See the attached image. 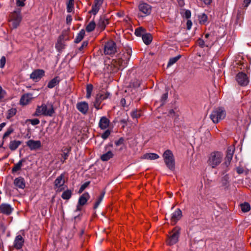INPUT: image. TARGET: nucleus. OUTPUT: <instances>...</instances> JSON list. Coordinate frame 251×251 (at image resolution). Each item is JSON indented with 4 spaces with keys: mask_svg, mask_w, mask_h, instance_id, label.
Listing matches in <instances>:
<instances>
[{
    "mask_svg": "<svg viewBox=\"0 0 251 251\" xmlns=\"http://www.w3.org/2000/svg\"><path fill=\"white\" fill-rule=\"evenodd\" d=\"M55 113L53 104L51 103H42L37 106L35 115L37 116H44L52 117Z\"/></svg>",
    "mask_w": 251,
    "mask_h": 251,
    "instance_id": "f257e3e1",
    "label": "nucleus"
},
{
    "mask_svg": "<svg viewBox=\"0 0 251 251\" xmlns=\"http://www.w3.org/2000/svg\"><path fill=\"white\" fill-rule=\"evenodd\" d=\"M223 158V154L221 152H212L208 156L207 164L212 168H215L222 162Z\"/></svg>",
    "mask_w": 251,
    "mask_h": 251,
    "instance_id": "f03ea898",
    "label": "nucleus"
},
{
    "mask_svg": "<svg viewBox=\"0 0 251 251\" xmlns=\"http://www.w3.org/2000/svg\"><path fill=\"white\" fill-rule=\"evenodd\" d=\"M9 22L13 28H16L19 25L22 19L21 9L16 8L15 10L9 15Z\"/></svg>",
    "mask_w": 251,
    "mask_h": 251,
    "instance_id": "7ed1b4c3",
    "label": "nucleus"
},
{
    "mask_svg": "<svg viewBox=\"0 0 251 251\" xmlns=\"http://www.w3.org/2000/svg\"><path fill=\"white\" fill-rule=\"evenodd\" d=\"M226 116V112L222 107H217L212 111L210 118L214 124L218 123L223 120Z\"/></svg>",
    "mask_w": 251,
    "mask_h": 251,
    "instance_id": "20e7f679",
    "label": "nucleus"
},
{
    "mask_svg": "<svg viewBox=\"0 0 251 251\" xmlns=\"http://www.w3.org/2000/svg\"><path fill=\"white\" fill-rule=\"evenodd\" d=\"M235 147L233 146H231L227 148L225 162L221 165V168L223 169L222 173L223 174L227 172L229 170L228 167L230 164L231 160L232 159Z\"/></svg>",
    "mask_w": 251,
    "mask_h": 251,
    "instance_id": "39448f33",
    "label": "nucleus"
},
{
    "mask_svg": "<svg viewBox=\"0 0 251 251\" xmlns=\"http://www.w3.org/2000/svg\"><path fill=\"white\" fill-rule=\"evenodd\" d=\"M163 157L167 167L171 170L175 169V163L174 155L171 151L167 150L164 152Z\"/></svg>",
    "mask_w": 251,
    "mask_h": 251,
    "instance_id": "423d86ee",
    "label": "nucleus"
},
{
    "mask_svg": "<svg viewBox=\"0 0 251 251\" xmlns=\"http://www.w3.org/2000/svg\"><path fill=\"white\" fill-rule=\"evenodd\" d=\"M180 233L179 227L176 226L174 228L172 231L170 233V236L167 240V244L170 246L176 244L178 241Z\"/></svg>",
    "mask_w": 251,
    "mask_h": 251,
    "instance_id": "0eeeda50",
    "label": "nucleus"
},
{
    "mask_svg": "<svg viewBox=\"0 0 251 251\" xmlns=\"http://www.w3.org/2000/svg\"><path fill=\"white\" fill-rule=\"evenodd\" d=\"M110 94L109 93H106L104 94L99 93L98 94L95 98V100L94 102V106L97 110L100 109L102 107L100 106L101 102L107 99L109 96Z\"/></svg>",
    "mask_w": 251,
    "mask_h": 251,
    "instance_id": "6e6552de",
    "label": "nucleus"
},
{
    "mask_svg": "<svg viewBox=\"0 0 251 251\" xmlns=\"http://www.w3.org/2000/svg\"><path fill=\"white\" fill-rule=\"evenodd\" d=\"M138 9L140 12L143 14L142 17H145L151 14L152 11V7L149 4L142 2L138 5Z\"/></svg>",
    "mask_w": 251,
    "mask_h": 251,
    "instance_id": "1a4fd4ad",
    "label": "nucleus"
},
{
    "mask_svg": "<svg viewBox=\"0 0 251 251\" xmlns=\"http://www.w3.org/2000/svg\"><path fill=\"white\" fill-rule=\"evenodd\" d=\"M130 52L131 50H129L127 52V57H126L125 59L124 58H118L117 60H115L114 61L116 64L115 65L118 68V69L122 70L127 66V62L129 58Z\"/></svg>",
    "mask_w": 251,
    "mask_h": 251,
    "instance_id": "9d476101",
    "label": "nucleus"
},
{
    "mask_svg": "<svg viewBox=\"0 0 251 251\" xmlns=\"http://www.w3.org/2000/svg\"><path fill=\"white\" fill-rule=\"evenodd\" d=\"M116 51V46L113 41L107 42L104 46V52L105 54H113Z\"/></svg>",
    "mask_w": 251,
    "mask_h": 251,
    "instance_id": "9b49d317",
    "label": "nucleus"
},
{
    "mask_svg": "<svg viewBox=\"0 0 251 251\" xmlns=\"http://www.w3.org/2000/svg\"><path fill=\"white\" fill-rule=\"evenodd\" d=\"M236 79L238 83L242 86L247 85L249 81L247 75L243 72L239 73L236 75Z\"/></svg>",
    "mask_w": 251,
    "mask_h": 251,
    "instance_id": "f8f14e48",
    "label": "nucleus"
},
{
    "mask_svg": "<svg viewBox=\"0 0 251 251\" xmlns=\"http://www.w3.org/2000/svg\"><path fill=\"white\" fill-rule=\"evenodd\" d=\"M26 145L31 151H36L41 147V142L39 140L30 139L26 142Z\"/></svg>",
    "mask_w": 251,
    "mask_h": 251,
    "instance_id": "ddd939ff",
    "label": "nucleus"
},
{
    "mask_svg": "<svg viewBox=\"0 0 251 251\" xmlns=\"http://www.w3.org/2000/svg\"><path fill=\"white\" fill-rule=\"evenodd\" d=\"M45 75V71L42 69H36L30 75V78L36 82L38 81Z\"/></svg>",
    "mask_w": 251,
    "mask_h": 251,
    "instance_id": "4468645a",
    "label": "nucleus"
},
{
    "mask_svg": "<svg viewBox=\"0 0 251 251\" xmlns=\"http://www.w3.org/2000/svg\"><path fill=\"white\" fill-rule=\"evenodd\" d=\"M65 174H61L58 176L54 182V186L55 188H57V191H61L62 188H60L61 186H63L65 183L64 180Z\"/></svg>",
    "mask_w": 251,
    "mask_h": 251,
    "instance_id": "2eb2a0df",
    "label": "nucleus"
},
{
    "mask_svg": "<svg viewBox=\"0 0 251 251\" xmlns=\"http://www.w3.org/2000/svg\"><path fill=\"white\" fill-rule=\"evenodd\" d=\"M38 95L34 96L33 93H26L23 95L21 99L20 103L22 105L27 104L33 98H36Z\"/></svg>",
    "mask_w": 251,
    "mask_h": 251,
    "instance_id": "dca6fc26",
    "label": "nucleus"
},
{
    "mask_svg": "<svg viewBox=\"0 0 251 251\" xmlns=\"http://www.w3.org/2000/svg\"><path fill=\"white\" fill-rule=\"evenodd\" d=\"M77 109L82 114L85 115L87 113L89 109V105L86 101H81L77 103L76 105Z\"/></svg>",
    "mask_w": 251,
    "mask_h": 251,
    "instance_id": "f3484780",
    "label": "nucleus"
},
{
    "mask_svg": "<svg viewBox=\"0 0 251 251\" xmlns=\"http://www.w3.org/2000/svg\"><path fill=\"white\" fill-rule=\"evenodd\" d=\"M25 243L24 238L21 235H17L15 238L13 243V247L17 250H20L22 248Z\"/></svg>",
    "mask_w": 251,
    "mask_h": 251,
    "instance_id": "a211bd4d",
    "label": "nucleus"
},
{
    "mask_svg": "<svg viewBox=\"0 0 251 251\" xmlns=\"http://www.w3.org/2000/svg\"><path fill=\"white\" fill-rule=\"evenodd\" d=\"M14 186L16 189H24L25 187V179L22 176L16 177L13 182Z\"/></svg>",
    "mask_w": 251,
    "mask_h": 251,
    "instance_id": "6ab92c4d",
    "label": "nucleus"
},
{
    "mask_svg": "<svg viewBox=\"0 0 251 251\" xmlns=\"http://www.w3.org/2000/svg\"><path fill=\"white\" fill-rule=\"evenodd\" d=\"M182 217V212L180 209L178 208L172 214L171 218V224L175 225L177 222Z\"/></svg>",
    "mask_w": 251,
    "mask_h": 251,
    "instance_id": "aec40b11",
    "label": "nucleus"
},
{
    "mask_svg": "<svg viewBox=\"0 0 251 251\" xmlns=\"http://www.w3.org/2000/svg\"><path fill=\"white\" fill-rule=\"evenodd\" d=\"M13 208L8 204L2 203L0 205V212L7 215H10Z\"/></svg>",
    "mask_w": 251,
    "mask_h": 251,
    "instance_id": "412c9836",
    "label": "nucleus"
},
{
    "mask_svg": "<svg viewBox=\"0 0 251 251\" xmlns=\"http://www.w3.org/2000/svg\"><path fill=\"white\" fill-rule=\"evenodd\" d=\"M110 125L109 120L105 116H102L100 118L99 123V126L101 129H105L108 128Z\"/></svg>",
    "mask_w": 251,
    "mask_h": 251,
    "instance_id": "4be33fe9",
    "label": "nucleus"
},
{
    "mask_svg": "<svg viewBox=\"0 0 251 251\" xmlns=\"http://www.w3.org/2000/svg\"><path fill=\"white\" fill-rule=\"evenodd\" d=\"M65 46L64 43V36L60 35L59 36L56 44H55V48L58 51L62 50Z\"/></svg>",
    "mask_w": 251,
    "mask_h": 251,
    "instance_id": "5701e85b",
    "label": "nucleus"
},
{
    "mask_svg": "<svg viewBox=\"0 0 251 251\" xmlns=\"http://www.w3.org/2000/svg\"><path fill=\"white\" fill-rule=\"evenodd\" d=\"M108 23V19L105 18L104 17H100L98 23V26L101 30H103Z\"/></svg>",
    "mask_w": 251,
    "mask_h": 251,
    "instance_id": "b1692460",
    "label": "nucleus"
},
{
    "mask_svg": "<svg viewBox=\"0 0 251 251\" xmlns=\"http://www.w3.org/2000/svg\"><path fill=\"white\" fill-rule=\"evenodd\" d=\"M90 198V196L88 193L85 192L84 194H83L79 198L78 201V202L79 203V205H85Z\"/></svg>",
    "mask_w": 251,
    "mask_h": 251,
    "instance_id": "393cba45",
    "label": "nucleus"
},
{
    "mask_svg": "<svg viewBox=\"0 0 251 251\" xmlns=\"http://www.w3.org/2000/svg\"><path fill=\"white\" fill-rule=\"evenodd\" d=\"M25 158H23L20 160L17 163L15 164L13 167L12 168V173L13 174L20 171L23 166V163L25 162Z\"/></svg>",
    "mask_w": 251,
    "mask_h": 251,
    "instance_id": "a878e982",
    "label": "nucleus"
},
{
    "mask_svg": "<svg viewBox=\"0 0 251 251\" xmlns=\"http://www.w3.org/2000/svg\"><path fill=\"white\" fill-rule=\"evenodd\" d=\"M60 81V79L59 77L55 76L49 82L48 84V87L50 89L53 88L55 86L58 85Z\"/></svg>",
    "mask_w": 251,
    "mask_h": 251,
    "instance_id": "bb28decb",
    "label": "nucleus"
},
{
    "mask_svg": "<svg viewBox=\"0 0 251 251\" xmlns=\"http://www.w3.org/2000/svg\"><path fill=\"white\" fill-rule=\"evenodd\" d=\"M21 144L22 142L20 141H11L9 144V148L11 151H14L16 150Z\"/></svg>",
    "mask_w": 251,
    "mask_h": 251,
    "instance_id": "cd10ccee",
    "label": "nucleus"
},
{
    "mask_svg": "<svg viewBox=\"0 0 251 251\" xmlns=\"http://www.w3.org/2000/svg\"><path fill=\"white\" fill-rule=\"evenodd\" d=\"M203 39L204 40V43L206 47H208L213 45V36L212 35L209 33L205 34Z\"/></svg>",
    "mask_w": 251,
    "mask_h": 251,
    "instance_id": "c85d7f7f",
    "label": "nucleus"
},
{
    "mask_svg": "<svg viewBox=\"0 0 251 251\" xmlns=\"http://www.w3.org/2000/svg\"><path fill=\"white\" fill-rule=\"evenodd\" d=\"M113 156V154L111 151H108L107 152L102 154L100 156V159L103 161H106L112 158Z\"/></svg>",
    "mask_w": 251,
    "mask_h": 251,
    "instance_id": "c756f323",
    "label": "nucleus"
},
{
    "mask_svg": "<svg viewBox=\"0 0 251 251\" xmlns=\"http://www.w3.org/2000/svg\"><path fill=\"white\" fill-rule=\"evenodd\" d=\"M75 0H68L66 2L67 11L68 13L73 12L74 10Z\"/></svg>",
    "mask_w": 251,
    "mask_h": 251,
    "instance_id": "7c9ffc66",
    "label": "nucleus"
},
{
    "mask_svg": "<svg viewBox=\"0 0 251 251\" xmlns=\"http://www.w3.org/2000/svg\"><path fill=\"white\" fill-rule=\"evenodd\" d=\"M159 157V155L155 153H147L143 155V158L146 159L155 160Z\"/></svg>",
    "mask_w": 251,
    "mask_h": 251,
    "instance_id": "2f4dec72",
    "label": "nucleus"
},
{
    "mask_svg": "<svg viewBox=\"0 0 251 251\" xmlns=\"http://www.w3.org/2000/svg\"><path fill=\"white\" fill-rule=\"evenodd\" d=\"M152 39L151 35L150 33H145L143 35L142 40L146 45H149L151 43Z\"/></svg>",
    "mask_w": 251,
    "mask_h": 251,
    "instance_id": "473e14b6",
    "label": "nucleus"
},
{
    "mask_svg": "<svg viewBox=\"0 0 251 251\" xmlns=\"http://www.w3.org/2000/svg\"><path fill=\"white\" fill-rule=\"evenodd\" d=\"M85 35V31L83 29H81L78 33L75 39V43H79L84 38Z\"/></svg>",
    "mask_w": 251,
    "mask_h": 251,
    "instance_id": "72a5a7b5",
    "label": "nucleus"
},
{
    "mask_svg": "<svg viewBox=\"0 0 251 251\" xmlns=\"http://www.w3.org/2000/svg\"><path fill=\"white\" fill-rule=\"evenodd\" d=\"M72 195V191L71 190H67L63 192L61 197L64 200H69L71 198Z\"/></svg>",
    "mask_w": 251,
    "mask_h": 251,
    "instance_id": "f704fd0d",
    "label": "nucleus"
},
{
    "mask_svg": "<svg viewBox=\"0 0 251 251\" xmlns=\"http://www.w3.org/2000/svg\"><path fill=\"white\" fill-rule=\"evenodd\" d=\"M181 55L179 54L176 57L170 58L167 64V67H168L173 65L174 64L176 63L181 58Z\"/></svg>",
    "mask_w": 251,
    "mask_h": 251,
    "instance_id": "c9c22d12",
    "label": "nucleus"
},
{
    "mask_svg": "<svg viewBox=\"0 0 251 251\" xmlns=\"http://www.w3.org/2000/svg\"><path fill=\"white\" fill-rule=\"evenodd\" d=\"M241 210L243 212H249L251 210L250 204L248 202H244L240 205Z\"/></svg>",
    "mask_w": 251,
    "mask_h": 251,
    "instance_id": "e433bc0d",
    "label": "nucleus"
},
{
    "mask_svg": "<svg viewBox=\"0 0 251 251\" xmlns=\"http://www.w3.org/2000/svg\"><path fill=\"white\" fill-rule=\"evenodd\" d=\"M142 114V111L140 110H135L131 113V116L133 119H137L140 118Z\"/></svg>",
    "mask_w": 251,
    "mask_h": 251,
    "instance_id": "4c0bfd02",
    "label": "nucleus"
},
{
    "mask_svg": "<svg viewBox=\"0 0 251 251\" xmlns=\"http://www.w3.org/2000/svg\"><path fill=\"white\" fill-rule=\"evenodd\" d=\"M17 112V110L15 108H11L7 111L6 118L7 119H10L11 118L13 117Z\"/></svg>",
    "mask_w": 251,
    "mask_h": 251,
    "instance_id": "58836bf2",
    "label": "nucleus"
},
{
    "mask_svg": "<svg viewBox=\"0 0 251 251\" xmlns=\"http://www.w3.org/2000/svg\"><path fill=\"white\" fill-rule=\"evenodd\" d=\"M96 27V24L94 21H92L89 23L86 27V30L87 32H91L95 29Z\"/></svg>",
    "mask_w": 251,
    "mask_h": 251,
    "instance_id": "ea45409f",
    "label": "nucleus"
},
{
    "mask_svg": "<svg viewBox=\"0 0 251 251\" xmlns=\"http://www.w3.org/2000/svg\"><path fill=\"white\" fill-rule=\"evenodd\" d=\"M100 7V6L96 5V4L94 3V4L92 5V9L89 12V13H92V14L95 15L99 12Z\"/></svg>",
    "mask_w": 251,
    "mask_h": 251,
    "instance_id": "a19ab883",
    "label": "nucleus"
},
{
    "mask_svg": "<svg viewBox=\"0 0 251 251\" xmlns=\"http://www.w3.org/2000/svg\"><path fill=\"white\" fill-rule=\"evenodd\" d=\"M199 20L201 24H205L207 21V16L205 14H202L199 16Z\"/></svg>",
    "mask_w": 251,
    "mask_h": 251,
    "instance_id": "79ce46f5",
    "label": "nucleus"
},
{
    "mask_svg": "<svg viewBox=\"0 0 251 251\" xmlns=\"http://www.w3.org/2000/svg\"><path fill=\"white\" fill-rule=\"evenodd\" d=\"M145 33V30L144 28H143L142 27H140L139 28H137L135 29V34L137 36H143V35H144Z\"/></svg>",
    "mask_w": 251,
    "mask_h": 251,
    "instance_id": "37998d69",
    "label": "nucleus"
},
{
    "mask_svg": "<svg viewBox=\"0 0 251 251\" xmlns=\"http://www.w3.org/2000/svg\"><path fill=\"white\" fill-rule=\"evenodd\" d=\"M14 132V129L12 127H9L7 129L6 131L4 133L3 137H2V140L3 141L7 137H8L11 133H12Z\"/></svg>",
    "mask_w": 251,
    "mask_h": 251,
    "instance_id": "c03bdc74",
    "label": "nucleus"
},
{
    "mask_svg": "<svg viewBox=\"0 0 251 251\" xmlns=\"http://www.w3.org/2000/svg\"><path fill=\"white\" fill-rule=\"evenodd\" d=\"M93 86L92 84H88L86 88V98L89 99L91 97V93L93 91Z\"/></svg>",
    "mask_w": 251,
    "mask_h": 251,
    "instance_id": "a18cd8bd",
    "label": "nucleus"
},
{
    "mask_svg": "<svg viewBox=\"0 0 251 251\" xmlns=\"http://www.w3.org/2000/svg\"><path fill=\"white\" fill-rule=\"evenodd\" d=\"M104 195V193H102L101 194V195L98 198L96 202H95L94 206V209H96L98 207L99 204L102 201Z\"/></svg>",
    "mask_w": 251,
    "mask_h": 251,
    "instance_id": "49530a36",
    "label": "nucleus"
},
{
    "mask_svg": "<svg viewBox=\"0 0 251 251\" xmlns=\"http://www.w3.org/2000/svg\"><path fill=\"white\" fill-rule=\"evenodd\" d=\"M90 183V181H87L83 184L78 191V193L81 194L82 192L89 185Z\"/></svg>",
    "mask_w": 251,
    "mask_h": 251,
    "instance_id": "de8ad7c7",
    "label": "nucleus"
},
{
    "mask_svg": "<svg viewBox=\"0 0 251 251\" xmlns=\"http://www.w3.org/2000/svg\"><path fill=\"white\" fill-rule=\"evenodd\" d=\"M110 133V131L107 129L101 134V137L103 139L105 140L109 136Z\"/></svg>",
    "mask_w": 251,
    "mask_h": 251,
    "instance_id": "09e8293b",
    "label": "nucleus"
},
{
    "mask_svg": "<svg viewBox=\"0 0 251 251\" xmlns=\"http://www.w3.org/2000/svg\"><path fill=\"white\" fill-rule=\"evenodd\" d=\"M197 44L201 48L206 47L203 39L199 38L197 41Z\"/></svg>",
    "mask_w": 251,
    "mask_h": 251,
    "instance_id": "8fccbe9b",
    "label": "nucleus"
},
{
    "mask_svg": "<svg viewBox=\"0 0 251 251\" xmlns=\"http://www.w3.org/2000/svg\"><path fill=\"white\" fill-rule=\"evenodd\" d=\"M222 185L226 186L228 184V177L227 176H224L222 179Z\"/></svg>",
    "mask_w": 251,
    "mask_h": 251,
    "instance_id": "3c124183",
    "label": "nucleus"
},
{
    "mask_svg": "<svg viewBox=\"0 0 251 251\" xmlns=\"http://www.w3.org/2000/svg\"><path fill=\"white\" fill-rule=\"evenodd\" d=\"M67 152H63V153L62 154V157L63 159L61 160V161L63 163L65 162V161L68 158L69 156V152L70 151V149H67Z\"/></svg>",
    "mask_w": 251,
    "mask_h": 251,
    "instance_id": "603ef678",
    "label": "nucleus"
},
{
    "mask_svg": "<svg viewBox=\"0 0 251 251\" xmlns=\"http://www.w3.org/2000/svg\"><path fill=\"white\" fill-rule=\"evenodd\" d=\"M26 0H16V5L18 7H24Z\"/></svg>",
    "mask_w": 251,
    "mask_h": 251,
    "instance_id": "864d4df0",
    "label": "nucleus"
},
{
    "mask_svg": "<svg viewBox=\"0 0 251 251\" xmlns=\"http://www.w3.org/2000/svg\"><path fill=\"white\" fill-rule=\"evenodd\" d=\"M6 63L5 57L3 56L0 59V68L2 69L4 68Z\"/></svg>",
    "mask_w": 251,
    "mask_h": 251,
    "instance_id": "5fc2aeb1",
    "label": "nucleus"
},
{
    "mask_svg": "<svg viewBox=\"0 0 251 251\" xmlns=\"http://www.w3.org/2000/svg\"><path fill=\"white\" fill-rule=\"evenodd\" d=\"M124 144V139L123 137L120 138L118 140L115 142V145L118 147L120 145H123Z\"/></svg>",
    "mask_w": 251,
    "mask_h": 251,
    "instance_id": "6e6d98bb",
    "label": "nucleus"
},
{
    "mask_svg": "<svg viewBox=\"0 0 251 251\" xmlns=\"http://www.w3.org/2000/svg\"><path fill=\"white\" fill-rule=\"evenodd\" d=\"M29 121L30 123L33 126L37 125L40 123V121L38 119H31L29 120Z\"/></svg>",
    "mask_w": 251,
    "mask_h": 251,
    "instance_id": "4d7b16f0",
    "label": "nucleus"
},
{
    "mask_svg": "<svg viewBox=\"0 0 251 251\" xmlns=\"http://www.w3.org/2000/svg\"><path fill=\"white\" fill-rule=\"evenodd\" d=\"M72 20V16L71 15H68L66 17V24L68 25H71Z\"/></svg>",
    "mask_w": 251,
    "mask_h": 251,
    "instance_id": "13d9d810",
    "label": "nucleus"
},
{
    "mask_svg": "<svg viewBox=\"0 0 251 251\" xmlns=\"http://www.w3.org/2000/svg\"><path fill=\"white\" fill-rule=\"evenodd\" d=\"M243 18V13H242L241 11H239L237 15V21H242Z\"/></svg>",
    "mask_w": 251,
    "mask_h": 251,
    "instance_id": "bf43d9fd",
    "label": "nucleus"
},
{
    "mask_svg": "<svg viewBox=\"0 0 251 251\" xmlns=\"http://www.w3.org/2000/svg\"><path fill=\"white\" fill-rule=\"evenodd\" d=\"M236 171L238 174H242L244 172V169L243 167H238L236 168Z\"/></svg>",
    "mask_w": 251,
    "mask_h": 251,
    "instance_id": "052dcab7",
    "label": "nucleus"
},
{
    "mask_svg": "<svg viewBox=\"0 0 251 251\" xmlns=\"http://www.w3.org/2000/svg\"><path fill=\"white\" fill-rule=\"evenodd\" d=\"M5 92L0 86V100L4 98Z\"/></svg>",
    "mask_w": 251,
    "mask_h": 251,
    "instance_id": "680f3d73",
    "label": "nucleus"
},
{
    "mask_svg": "<svg viewBox=\"0 0 251 251\" xmlns=\"http://www.w3.org/2000/svg\"><path fill=\"white\" fill-rule=\"evenodd\" d=\"M186 25H187V29L188 30H190L191 29V27H192V22H191V21L188 20L187 21Z\"/></svg>",
    "mask_w": 251,
    "mask_h": 251,
    "instance_id": "e2e57ef3",
    "label": "nucleus"
},
{
    "mask_svg": "<svg viewBox=\"0 0 251 251\" xmlns=\"http://www.w3.org/2000/svg\"><path fill=\"white\" fill-rule=\"evenodd\" d=\"M184 14H185V16L186 18H187V19L190 18L191 17V12L189 10H186Z\"/></svg>",
    "mask_w": 251,
    "mask_h": 251,
    "instance_id": "0e129e2a",
    "label": "nucleus"
},
{
    "mask_svg": "<svg viewBox=\"0 0 251 251\" xmlns=\"http://www.w3.org/2000/svg\"><path fill=\"white\" fill-rule=\"evenodd\" d=\"M104 0H95L94 3L96 4V5L101 6L102 4L103 3Z\"/></svg>",
    "mask_w": 251,
    "mask_h": 251,
    "instance_id": "69168bd1",
    "label": "nucleus"
},
{
    "mask_svg": "<svg viewBox=\"0 0 251 251\" xmlns=\"http://www.w3.org/2000/svg\"><path fill=\"white\" fill-rule=\"evenodd\" d=\"M251 2V0H244V5L245 7H247Z\"/></svg>",
    "mask_w": 251,
    "mask_h": 251,
    "instance_id": "338daca9",
    "label": "nucleus"
},
{
    "mask_svg": "<svg viewBox=\"0 0 251 251\" xmlns=\"http://www.w3.org/2000/svg\"><path fill=\"white\" fill-rule=\"evenodd\" d=\"M88 44V42L87 41H84L82 43L81 46L79 48V50H81L83 49V48L87 46Z\"/></svg>",
    "mask_w": 251,
    "mask_h": 251,
    "instance_id": "774afa93",
    "label": "nucleus"
}]
</instances>
